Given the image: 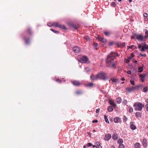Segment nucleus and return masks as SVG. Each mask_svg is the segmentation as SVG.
I'll return each instance as SVG.
<instances>
[{
	"instance_id": "nucleus-1",
	"label": "nucleus",
	"mask_w": 148,
	"mask_h": 148,
	"mask_svg": "<svg viewBox=\"0 0 148 148\" xmlns=\"http://www.w3.org/2000/svg\"><path fill=\"white\" fill-rule=\"evenodd\" d=\"M97 75L98 79H101L105 80L107 78L106 74L104 73L101 72L98 73Z\"/></svg>"
},
{
	"instance_id": "nucleus-2",
	"label": "nucleus",
	"mask_w": 148,
	"mask_h": 148,
	"mask_svg": "<svg viewBox=\"0 0 148 148\" xmlns=\"http://www.w3.org/2000/svg\"><path fill=\"white\" fill-rule=\"evenodd\" d=\"M134 106L136 107V109H137L139 111H141L143 108V107L144 106V105L141 103L136 102L134 105Z\"/></svg>"
},
{
	"instance_id": "nucleus-3",
	"label": "nucleus",
	"mask_w": 148,
	"mask_h": 148,
	"mask_svg": "<svg viewBox=\"0 0 148 148\" xmlns=\"http://www.w3.org/2000/svg\"><path fill=\"white\" fill-rule=\"evenodd\" d=\"M114 59L113 57H112L110 56V55H108L107 58L106 59L107 63L108 64H109L111 63L112 62Z\"/></svg>"
},
{
	"instance_id": "nucleus-4",
	"label": "nucleus",
	"mask_w": 148,
	"mask_h": 148,
	"mask_svg": "<svg viewBox=\"0 0 148 148\" xmlns=\"http://www.w3.org/2000/svg\"><path fill=\"white\" fill-rule=\"evenodd\" d=\"M88 60V59L87 57L83 56L80 58L79 61L82 63H85Z\"/></svg>"
},
{
	"instance_id": "nucleus-5",
	"label": "nucleus",
	"mask_w": 148,
	"mask_h": 148,
	"mask_svg": "<svg viewBox=\"0 0 148 148\" xmlns=\"http://www.w3.org/2000/svg\"><path fill=\"white\" fill-rule=\"evenodd\" d=\"M138 75L140 77V80L142 82H144V79L146 77L147 74H146L144 73L143 74H138Z\"/></svg>"
},
{
	"instance_id": "nucleus-6",
	"label": "nucleus",
	"mask_w": 148,
	"mask_h": 148,
	"mask_svg": "<svg viewBox=\"0 0 148 148\" xmlns=\"http://www.w3.org/2000/svg\"><path fill=\"white\" fill-rule=\"evenodd\" d=\"M72 83L75 86H80L82 83L79 81L75 80L72 81Z\"/></svg>"
},
{
	"instance_id": "nucleus-7",
	"label": "nucleus",
	"mask_w": 148,
	"mask_h": 148,
	"mask_svg": "<svg viewBox=\"0 0 148 148\" xmlns=\"http://www.w3.org/2000/svg\"><path fill=\"white\" fill-rule=\"evenodd\" d=\"M73 50L75 53H78L80 51L79 48L77 46L73 47Z\"/></svg>"
},
{
	"instance_id": "nucleus-8",
	"label": "nucleus",
	"mask_w": 148,
	"mask_h": 148,
	"mask_svg": "<svg viewBox=\"0 0 148 148\" xmlns=\"http://www.w3.org/2000/svg\"><path fill=\"white\" fill-rule=\"evenodd\" d=\"M136 89L135 87L132 86L130 88H126V90L129 92H132L133 90Z\"/></svg>"
},
{
	"instance_id": "nucleus-9",
	"label": "nucleus",
	"mask_w": 148,
	"mask_h": 148,
	"mask_svg": "<svg viewBox=\"0 0 148 148\" xmlns=\"http://www.w3.org/2000/svg\"><path fill=\"white\" fill-rule=\"evenodd\" d=\"M114 121L115 123H117L118 122L121 123V119L117 117L114 118Z\"/></svg>"
},
{
	"instance_id": "nucleus-10",
	"label": "nucleus",
	"mask_w": 148,
	"mask_h": 148,
	"mask_svg": "<svg viewBox=\"0 0 148 148\" xmlns=\"http://www.w3.org/2000/svg\"><path fill=\"white\" fill-rule=\"evenodd\" d=\"M137 39L142 41L143 40L144 36L141 35H136Z\"/></svg>"
},
{
	"instance_id": "nucleus-11",
	"label": "nucleus",
	"mask_w": 148,
	"mask_h": 148,
	"mask_svg": "<svg viewBox=\"0 0 148 148\" xmlns=\"http://www.w3.org/2000/svg\"><path fill=\"white\" fill-rule=\"evenodd\" d=\"M130 127L133 130H135L136 129V126L133 124V122H131L130 123Z\"/></svg>"
},
{
	"instance_id": "nucleus-12",
	"label": "nucleus",
	"mask_w": 148,
	"mask_h": 148,
	"mask_svg": "<svg viewBox=\"0 0 148 148\" xmlns=\"http://www.w3.org/2000/svg\"><path fill=\"white\" fill-rule=\"evenodd\" d=\"M111 137V135L110 134H108L105 135L104 139L106 140H108L109 139H110Z\"/></svg>"
},
{
	"instance_id": "nucleus-13",
	"label": "nucleus",
	"mask_w": 148,
	"mask_h": 148,
	"mask_svg": "<svg viewBox=\"0 0 148 148\" xmlns=\"http://www.w3.org/2000/svg\"><path fill=\"white\" fill-rule=\"evenodd\" d=\"M110 104L112 106V107L115 108L116 106V104L115 103L114 101L113 100H110L109 101Z\"/></svg>"
},
{
	"instance_id": "nucleus-14",
	"label": "nucleus",
	"mask_w": 148,
	"mask_h": 148,
	"mask_svg": "<svg viewBox=\"0 0 148 148\" xmlns=\"http://www.w3.org/2000/svg\"><path fill=\"white\" fill-rule=\"evenodd\" d=\"M111 81V82L112 83V84H116L117 83L119 82V80L118 79L113 78V79H110V81Z\"/></svg>"
},
{
	"instance_id": "nucleus-15",
	"label": "nucleus",
	"mask_w": 148,
	"mask_h": 148,
	"mask_svg": "<svg viewBox=\"0 0 148 148\" xmlns=\"http://www.w3.org/2000/svg\"><path fill=\"white\" fill-rule=\"evenodd\" d=\"M147 140L145 138H144L142 144L144 147H146L147 146Z\"/></svg>"
},
{
	"instance_id": "nucleus-16",
	"label": "nucleus",
	"mask_w": 148,
	"mask_h": 148,
	"mask_svg": "<svg viewBox=\"0 0 148 148\" xmlns=\"http://www.w3.org/2000/svg\"><path fill=\"white\" fill-rule=\"evenodd\" d=\"M108 55H110L111 57H113L114 59L115 57L118 56L116 53L113 52H110Z\"/></svg>"
},
{
	"instance_id": "nucleus-17",
	"label": "nucleus",
	"mask_w": 148,
	"mask_h": 148,
	"mask_svg": "<svg viewBox=\"0 0 148 148\" xmlns=\"http://www.w3.org/2000/svg\"><path fill=\"white\" fill-rule=\"evenodd\" d=\"M90 78L92 79L93 80L97 79V75L96 76H95L93 74H92L90 76Z\"/></svg>"
},
{
	"instance_id": "nucleus-18",
	"label": "nucleus",
	"mask_w": 148,
	"mask_h": 148,
	"mask_svg": "<svg viewBox=\"0 0 148 148\" xmlns=\"http://www.w3.org/2000/svg\"><path fill=\"white\" fill-rule=\"evenodd\" d=\"M59 25L57 23H52V25H49L48 24H47V25L49 27L54 26L56 27H59Z\"/></svg>"
},
{
	"instance_id": "nucleus-19",
	"label": "nucleus",
	"mask_w": 148,
	"mask_h": 148,
	"mask_svg": "<svg viewBox=\"0 0 148 148\" xmlns=\"http://www.w3.org/2000/svg\"><path fill=\"white\" fill-rule=\"evenodd\" d=\"M99 39L100 41L103 43H105L106 42V39L102 37H99Z\"/></svg>"
},
{
	"instance_id": "nucleus-20",
	"label": "nucleus",
	"mask_w": 148,
	"mask_h": 148,
	"mask_svg": "<svg viewBox=\"0 0 148 148\" xmlns=\"http://www.w3.org/2000/svg\"><path fill=\"white\" fill-rule=\"evenodd\" d=\"M135 115L137 118L140 117L141 116V113L139 112H136Z\"/></svg>"
},
{
	"instance_id": "nucleus-21",
	"label": "nucleus",
	"mask_w": 148,
	"mask_h": 148,
	"mask_svg": "<svg viewBox=\"0 0 148 148\" xmlns=\"http://www.w3.org/2000/svg\"><path fill=\"white\" fill-rule=\"evenodd\" d=\"M118 138V136L117 134H114L112 136V138L114 140H117Z\"/></svg>"
},
{
	"instance_id": "nucleus-22",
	"label": "nucleus",
	"mask_w": 148,
	"mask_h": 148,
	"mask_svg": "<svg viewBox=\"0 0 148 148\" xmlns=\"http://www.w3.org/2000/svg\"><path fill=\"white\" fill-rule=\"evenodd\" d=\"M104 33L106 36H109L111 34L110 32L107 31L104 32Z\"/></svg>"
},
{
	"instance_id": "nucleus-23",
	"label": "nucleus",
	"mask_w": 148,
	"mask_h": 148,
	"mask_svg": "<svg viewBox=\"0 0 148 148\" xmlns=\"http://www.w3.org/2000/svg\"><path fill=\"white\" fill-rule=\"evenodd\" d=\"M123 143V140L121 138L119 139L117 141V143L119 145L122 144V143Z\"/></svg>"
},
{
	"instance_id": "nucleus-24",
	"label": "nucleus",
	"mask_w": 148,
	"mask_h": 148,
	"mask_svg": "<svg viewBox=\"0 0 148 148\" xmlns=\"http://www.w3.org/2000/svg\"><path fill=\"white\" fill-rule=\"evenodd\" d=\"M113 109L111 106H109L108 107V110L109 112H111L113 111Z\"/></svg>"
},
{
	"instance_id": "nucleus-25",
	"label": "nucleus",
	"mask_w": 148,
	"mask_h": 148,
	"mask_svg": "<svg viewBox=\"0 0 148 148\" xmlns=\"http://www.w3.org/2000/svg\"><path fill=\"white\" fill-rule=\"evenodd\" d=\"M59 28H60L61 29H66V27H65V26H64L63 25H59Z\"/></svg>"
},
{
	"instance_id": "nucleus-26",
	"label": "nucleus",
	"mask_w": 148,
	"mask_h": 148,
	"mask_svg": "<svg viewBox=\"0 0 148 148\" xmlns=\"http://www.w3.org/2000/svg\"><path fill=\"white\" fill-rule=\"evenodd\" d=\"M117 103L118 104L120 103L121 101V99L120 98H118L116 99Z\"/></svg>"
},
{
	"instance_id": "nucleus-27",
	"label": "nucleus",
	"mask_w": 148,
	"mask_h": 148,
	"mask_svg": "<svg viewBox=\"0 0 148 148\" xmlns=\"http://www.w3.org/2000/svg\"><path fill=\"white\" fill-rule=\"evenodd\" d=\"M108 65V66L109 67H114V66L115 65V64L114 63H112V62H111V63L110 64Z\"/></svg>"
},
{
	"instance_id": "nucleus-28",
	"label": "nucleus",
	"mask_w": 148,
	"mask_h": 148,
	"mask_svg": "<svg viewBox=\"0 0 148 148\" xmlns=\"http://www.w3.org/2000/svg\"><path fill=\"white\" fill-rule=\"evenodd\" d=\"M140 144L139 143H136L135 145V148H139L140 147Z\"/></svg>"
},
{
	"instance_id": "nucleus-29",
	"label": "nucleus",
	"mask_w": 148,
	"mask_h": 148,
	"mask_svg": "<svg viewBox=\"0 0 148 148\" xmlns=\"http://www.w3.org/2000/svg\"><path fill=\"white\" fill-rule=\"evenodd\" d=\"M93 46L94 47V48L95 49H97V47L98 46V44L96 43V42H94L93 44Z\"/></svg>"
},
{
	"instance_id": "nucleus-30",
	"label": "nucleus",
	"mask_w": 148,
	"mask_h": 148,
	"mask_svg": "<svg viewBox=\"0 0 148 148\" xmlns=\"http://www.w3.org/2000/svg\"><path fill=\"white\" fill-rule=\"evenodd\" d=\"M129 109V112L130 113H132L133 112V108L130 106H129L128 107Z\"/></svg>"
},
{
	"instance_id": "nucleus-31",
	"label": "nucleus",
	"mask_w": 148,
	"mask_h": 148,
	"mask_svg": "<svg viewBox=\"0 0 148 148\" xmlns=\"http://www.w3.org/2000/svg\"><path fill=\"white\" fill-rule=\"evenodd\" d=\"M138 69L139 70L138 71V72L141 73L142 72L143 69V67H139L138 68Z\"/></svg>"
},
{
	"instance_id": "nucleus-32",
	"label": "nucleus",
	"mask_w": 148,
	"mask_h": 148,
	"mask_svg": "<svg viewBox=\"0 0 148 148\" xmlns=\"http://www.w3.org/2000/svg\"><path fill=\"white\" fill-rule=\"evenodd\" d=\"M104 119L106 123H109V121H108V119L107 116L106 115H105L104 116Z\"/></svg>"
},
{
	"instance_id": "nucleus-33",
	"label": "nucleus",
	"mask_w": 148,
	"mask_h": 148,
	"mask_svg": "<svg viewBox=\"0 0 148 148\" xmlns=\"http://www.w3.org/2000/svg\"><path fill=\"white\" fill-rule=\"evenodd\" d=\"M25 40V43L26 44H29V39H27L25 38H24Z\"/></svg>"
},
{
	"instance_id": "nucleus-34",
	"label": "nucleus",
	"mask_w": 148,
	"mask_h": 148,
	"mask_svg": "<svg viewBox=\"0 0 148 148\" xmlns=\"http://www.w3.org/2000/svg\"><path fill=\"white\" fill-rule=\"evenodd\" d=\"M148 90V88L147 87H145L143 88V92H146Z\"/></svg>"
},
{
	"instance_id": "nucleus-35",
	"label": "nucleus",
	"mask_w": 148,
	"mask_h": 148,
	"mask_svg": "<svg viewBox=\"0 0 148 148\" xmlns=\"http://www.w3.org/2000/svg\"><path fill=\"white\" fill-rule=\"evenodd\" d=\"M93 85V84L92 83H90L88 84L86 86L87 87H90L92 86Z\"/></svg>"
},
{
	"instance_id": "nucleus-36",
	"label": "nucleus",
	"mask_w": 148,
	"mask_h": 148,
	"mask_svg": "<svg viewBox=\"0 0 148 148\" xmlns=\"http://www.w3.org/2000/svg\"><path fill=\"white\" fill-rule=\"evenodd\" d=\"M85 69L87 72H90V69L88 67L85 68Z\"/></svg>"
},
{
	"instance_id": "nucleus-37",
	"label": "nucleus",
	"mask_w": 148,
	"mask_h": 148,
	"mask_svg": "<svg viewBox=\"0 0 148 148\" xmlns=\"http://www.w3.org/2000/svg\"><path fill=\"white\" fill-rule=\"evenodd\" d=\"M145 38H148V31H146L145 32Z\"/></svg>"
},
{
	"instance_id": "nucleus-38",
	"label": "nucleus",
	"mask_w": 148,
	"mask_h": 148,
	"mask_svg": "<svg viewBox=\"0 0 148 148\" xmlns=\"http://www.w3.org/2000/svg\"><path fill=\"white\" fill-rule=\"evenodd\" d=\"M76 93L77 94L80 95L83 93V92L80 91H77L76 92Z\"/></svg>"
},
{
	"instance_id": "nucleus-39",
	"label": "nucleus",
	"mask_w": 148,
	"mask_h": 148,
	"mask_svg": "<svg viewBox=\"0 0 148 148\" xmlns=\"http://www.w3.org/2000/svg\"><path fill=\"white\" fill-rule=\"evenodd\" d=\"M50 30H51V31H53V32H54V33H55L57 34V33H59V32L58 31H56V30H54L53 29H51Z\"/></svg>"
},
{
	"instance_id": "nucleus-40",
	"label": "nucleus",
	"mask_w": 148,
	"mask_h": 148,
	"mask_svg": "<svg viewBox=\"0 0 148 148\" xmlns=\"http://www.w3.org/2000/svg\"><path fill=\"white\" fill-rule=\"evenodd\" d=\"M125 146L124 145L122 144H120L119 146V148H124Z\"/></svg>"
},
{
	"instance_id": "nucleus-41",
	"label": "nucleus",
	"mask_w": 148,
	"mask_h": 148,
	"mask_svg": "<svg viewBox=\"0 0 148 148\" xmlns=\"http://www.w3.org/2000/svg\"><path fill=\"white\" fill-rule=\"evenodd\" d=\"M143 86L142 85H140L137 86V88H142Z\"/></svg>"
},
{
	"instance_id": "nucleus-42",
	"label": "nucleus",
	"mask_w": 148,
	"mask_h": 148,
	"mask_svg": "<svg viewBox=\"0 0 148 148\" xmlns=\"http://www.w3.org/2000/svg\"><path fill=\"white\" fill-rule=\"evenodd\" d=\"M111 5L112 6L115 7L116 6V3L114 2H113L111 4Z\"/></svg>"
},
{
	"instance_id": "nucleus-43",
	"label": "nucleus",
	"mask_w": 148,
	"mask_h": 148,
	"mask_svg": "<svg viewBox=\"0 0 148 148\" xmlns=\"http://www.w3.org/2000/svg\"><path fill=\"white\" fill-rule=\"evenodd\" d=\"M123 102L126 105L127 103V101L126 100H124L123 101Z\"/></svg>"
},
{
	"instance_id": "nucleus-44",
	"label": "nucleus",
	"mask_w": 148,
	"mask_h": 148,
	"mask_svg": "<svg viewBox=\"0 0 148 148\" xmlns=\"http://www.w3.org/2000/svg\"><path fill=\"white\" fill-rule=\"evenodd\" d=\"M84 38L87 40H88L90 39V38L89 36H86L84 37Z\"/></svg>"
},
{
	"instance_id": "nucleus-45",
	"label": "nucleus",
	"mask_w": 148,
	"mask_h": 148,
	"mask_svg": "<svg viewBox=\"0 0 148 148\" xmlns=\"http://www.w3.org/2000/svg\"><path fill=\"white\" fill-rule=\"evenodd\" d=\"M130 82L132 85H135L134 81L131 80L130 81Z\"/></svg>"
},
{
	"instance_id": "nucleus-46",
	"label": "nucleus",
	"mask_w": 148,
	"mask_h": 148,
	"mask_svg": "<svg viewBox=\"0 0 148 148\" xmlns=\"http://www.w3.org/2000/svg\"><path fill=\"white\" fill-rule=\"evenodd\" d=\"M96 145H97V146L100 147V143L99 142H97L96 143Z\"/></svg>"
},
{
	"instance_id": "nucleus-47",
	"label": "nucleus",
	"mask_w": 148,
	"mask_h": 148,
	"mask_svg": "<svg viewBox=\"0 0 148 148\" xmlns=\"http://www.w3.org/2000/svg\"><path fill=\"white\" fill-rule=\"evenodd\" d=\"M143 16L145 17H147L148 16V15L147 13H145L144 14Z\"/></svg>"
},
{
	"instance_id": "nucleus-48",
	"label": "nucleus",
	"mask_w": 148,
	"mask_h": 148,
	"mask_svg": "<svg viewBox=\"0 0 148 148\" xmlns=\"http://www.w3.org/2000/svg\"><path fill=\"white\" fill-rule=\"evenodd\" d=\"M92 145V144L91 143H88L87 145V146L88 147H90Z\"/></svg>"
},
{
	"instance_id": "nucleus-49",
	"label": "nucleus",
	"mask_w": 148,
	"mask_h": 148,
	"mask_svg": "<svg viewBox=\"0 0 148 148\" xmlns=\"http://www.w3.org/2000/svg\"><path fill=\"white\" fill-rule=\"evenodd\" d=\"M27 32L29 34H31V29H28L27 30Z\"/></svg>"
},
{
	"instance_id": "nucleus-50",
	"label": "nucleus",
	"mask_w": 148,
	"mask_h": 148,
	"mask_svg": "<svg viewBox=\"0 0 148 148\" xmlns=\"http://www.w3.org/2000/svg\"><path fill=\"white\" fill-rule=\"evenodd\" d=\"M131 56H129V59H131L132 58H133L134 56V55L133 53H132L131 54Z\"/></svg>"
},
{
	"instance_id": "nucleus-51",
	"label": "nucleus",
	"mask_w": 148,
	"mask_h": 148,
	"mask_svg": "<svg viewBox=\"0 0 148 148\" xmlns=\"http://www.w3.org/2000/svg\"><path fill=\"white\" fill-rule=\"evenodd\" d=\"M139 55L142 56H143V57H146V55L145 54H140Z\"/></svg>"
},
{
	"instance_id": "nucleus-52",
	"label": "nucleus",
	"mask_w": 148,
	"mask_h": 148,
	"mask_svg": "<svg viewBox=\"0 0 148 148\" xmlns=\"http://www.w3.org/2000/svg\"><path fill=\"white\" fill-rule=\"evenodd\" d=\"M134 47V45H132L131 46H128V48L131 49L132 48Z\"/></svg>"
},
{
	"instance_id": "nucleus-53",
	"label": "nucleus",
	"mask_w": 148,
	"mask_h": 148,
	"mask_svg": "<svg viewBox=\"0 0 148 148\" xmlns=\"http://www.w3.org/2000/svg\"><path fill=\"white\" fill-rule=\"evenodd\" d=\"M130 60L128 59H126V60L125 62L127 63H129L130 62Z\"/></svg>"
},
{
	"instance_id": "nucleus-54",
	"label": "nucleus",
	"mask_w": 148,
	"mask_h": 148,
	"mask_svg": "<svg viewBox=\"0 0 148 148\" xmlns=\"http://www.w3.org/2000/svg\"><path fill=\"white\" fill-rule=\"evenodd\" d=\"M98 122V121L97 120H94L92 121V123H97Z\"/></svg>"
},
{
	"instance_id": "nucleus-55",
	"label": "nucleus",
	"mask_w": 148,
	"mask_h": 148,
	"mask_svg": "<svg viewBox=\"0 0 148 148\" xmlns=\"http://www.w3.org/2000/svg\"><path fill=\"white\" fill-rule=\"evenodd\" d=\"M127 118L125 116L124 118V121H126L127 120Z\"/></svg>"
},
{
	"instance_id": "nucleus-56",
	"label": "nucleus",
	"mask_w": 148,
	"mask_h": 148,
	"mask_svg": "<svg viewBox=\"0 0 148 148\" xmlns=\"http://www.w3.org/2000/svg\"><path fill=\"white\" fill-rule=\"evenodd\" d=\"M56 81L57 82H59V83H60V82H61V80H60L59 79H56Z\"/></svg>"
},
{
	"instance_id": "nucleus-57",
	"label": "nucleus",
	"mask_w": 148,
	"mask_h": 148,
	"mask_svg": "<svg viewBox=\"0 0 148 148\" xmlns=\"http://www.w3.org/2000/svg\"><path fill=\"white\" fill-rule=\"evenodd\" d=\"M99 110H100V109H97L96 110V113H98L99 112Z\"/></svg>"
},
{
	"instance_id": "nucleus-58",
	"label": "nucleus",
	"mask_w": 148,
	"mask_h": 148,
	"mask_svg": "<svg viewBox=\"0 0 148 148\" xmlns=\"http://www.w3.org/2000/svg\"><path fill=\"white\" fill-rule=\"evenodd\" d=\"M145 107L146 108L147 110L148 111V104H146L145 106Z\"/></svg>"
},
{
	"instance_id": "nucleus-59",
	"label": "nucleus",
	"mask_w": 148,
	"mask_h": 148,
	"mask_svg": "<svg viewBox=\"0 0 148 148\" xmlns=\"http://www.w3.org/2000/svg\"><path fill=\"white\" fill-rule=\"evenodd\" d=\"M131 72L130 71H127V73L129 74H131Z\"/></svg>"
},
{
	"instance_id": "nucleus-60",
	"label": "nucleus",
	"mask_w": 148,
	"mask_h": 148,
	"mask_svg": "<svg viewBox=\"0 0 148 148\" xmlns=\"http://www.w3.org/2000/svg\"><path fill=\"white\" fill-rule=\"evenodd\" d=\"M125 45V42H123L122 44V46H124Z\"/></svg>"
},
{
	"instance_id": "nucleus-61",
	"label": "nucleus",
	"mask_w": 148,
	"mask_h": 148,
	"mask_svg": "<svg viewBox=\"0 0 148 148\" xmlns=\"http://www.w3.org/2000/svg\"><path fill=\"white\" fill-rule=\"evenodd\" d=\"M121 80L122 81H124V80H125V79L123 77V78H121Z\"/></svg>"
},
{
	"instance_id": "nucleus-62",
	"label": "nucleus",
	"mask_w": 148,
	"mask_h": 148,
	"mask_svg": "<svg viewBox=\"0 0 148 148\" xmlns=\"http://www.w3.org/2000/svg\"><path fill=\"white\" fill-rule=\"evenodd\" d=\"M77 26L76 25L74 26V28L75 29H77Z\"/></svg>"
},
{
	"instance_id": "nucleus-63",
	"label": "nucleus",
	"mask_w": 148,
	"mask_h": 148,
	"mask_svg": "<svg viewBox=\"0 0 148 148\" xmlns=\"http://www.w3.org/2000/svg\"><path fill=\"white\" fill-rule=\"evenodd\" d=\"M96 148H99V146H97V145H96Z\"/></svg>"
},
{
	"instance_id": "nucleus-64",
	"label": "nucleus",
	"mask_w": 148,
	"mask_h": 148,
	"mask_svg": "<svg viewBox=\"0 0 148 148\" xmlns=\"http://www.w3.org/2000/svg\"><path fill=\"white\" fill-rule=\"evenodd\" d=\"M146 102L148 103V99H147L146 100Z\"/></svg>"
}]
</instances>
